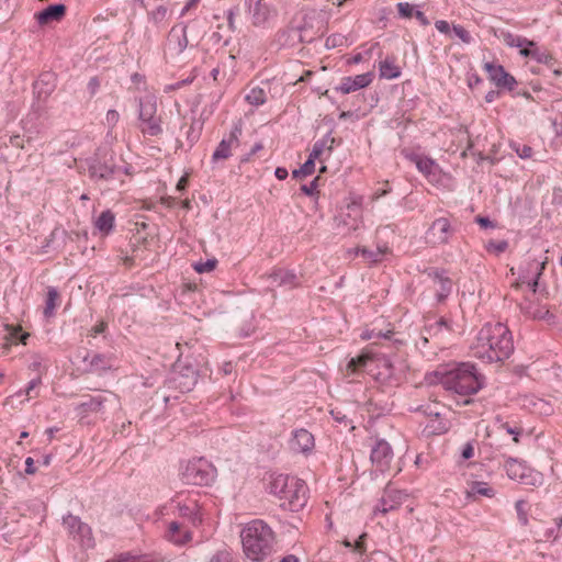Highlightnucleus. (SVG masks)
Listing matches in <instances>:
<instances>
[{
  "instance_id": "8fccbe9b",
  "label": "nucleus",
  "mask_w": 562,
  "mask_h": 562,
  "mask_svg": "<svg viewBox=\"0 0 562 562\" xmlns=\"http://www.w3.org/2000/svg\"><path fill=\"white\" fill-rule=\"evenodd\" d=\"M474 442H467L463 448L461 456L464 460H469L474 457Z\"/></svg>"
},
{
  "instance_id": "de8ad7c7",
  "label": "nucleus",
  "mask_w": 562,
  "mask_h": 562,
  "mask_svg": "<svg viewBox=\"0 0 562 562\" xmlns=\"http://www.w3.org/2000/svg\"><path fill=\"white\" fill-rule=\"evenodd\" d=\"M392 331L389 330L386 334H382L381 331H379L378 334H374V331H369V330H366L361 334V339L362 340H370V339H373L375 337H384V338H391L392 336Z\"/></svg>"
},
{
  "instance_id": "7c9ffc66",
  "label": "nucleus",
  "mask_w": 562,
  "mask_h": 562,
  "mask_svg": "<svg viewBox=\"0 0 562 562\" xmlns=\"http://www.w3.org/2000/svg\"><path fill=\"white\" fill-rule=\"evenodd\" d=\"M245 99L251 105H262L267 100L266 91L262 88L255 87L249 90Z\"/></svg>"
},
{
  "instance_id": "a211bd4d",
  "label": "nucleus",
  "mask_w": 562,
  "mask_h": 562,
  "mask_svg": "<svg viewBox=\"0 0 562 562\" xmlns=\"http://www.w3.org/2000/svg\"><path fill=\"white\" fill-rule=\"evenodd\" d=\"M166 538L169 541L176 544H184L191 540V530L186 521L172 519L170 521H166Z\"/></svg>"
},
{
  "instance_id": "603ef678",
  "label": "nucleus",
  "mask_w": 562,
  "mask_h": 562,
  "mask_svg": "<svg viewBox=\"0 0 562 562\" xmlns=\"http://www.w3.org/2000/svg\"><path fill=\"white\" fill-rule=\"evenodd\" d=\"M348 210L355 213L356 217H361V204L359 201L355 200L348 204Z\"/></svg>"
},
{
  "instance_id": "774afa93",
  "label": "nucleus",
  "mask_w": 562,
  "mask_h": 562,
  "mask_svg": "<svg viewBox=\"0 0 562 562\" xmlns=\"http://www.w3.org/2000/svg\"><path fill=\"white\" fill-rule=\"evenodd\" d=\"M280 562H299V559L294 555H288L283 558Z\"/></svg>"
},
{
  "instance_id": "58836bf2",
  "label": "nucleus",
  "mask_w": 562,
  "mask_h": 562,
  "mask_svg": "<svg viewBox=\"0 0 562 562\" xmlns=\"http://www.w3.org/2000/svg\"><path fill=\"white\" fill-rule=\"evenodd\" d=\"M397 11L402 18L409 19L414 15L415 10L412 4L408 2H400L397 3Z\"/></svg>"
},
{
  "instance_id": "72a5a7b5",
  "label": "nucleus",
  "mask_w": 562,
  "mask_h": 562,
  "mask_svg": "<svg viewBox=\"0 0 562 562\" xmlns=\"http://www.w3.org/2000/svg\"><path fill=\"white\" fill-rule=\"evenodd\" d=\"M515 508L517 512V518L521 526H527L529 522L528 513H529V504L528 502L520 499L515 504Z\"/></svg>"
},
{
  "instance_id": "a19ab883",
  "label": "nucleus",
  "mask_w": 562,
  "mask_h": 562,
  "mask_svg": "<svg viewBox=\"0 0 562 562\" xmlns=\"http://www.w3.org/2000/svg\"><path fill=\"white\" fill-rule=\"evenodd\" d=\"M453 32L463 43L468 44L472 40L470 33L461 25H454Z\"/></svg>"
},
{
  "instance_id": "423d86ee",
  "label": "nucleus",
  "mask_w": 562,
  "mask_h": 562,
  "mask_svg": "<svg viewBox=\"0 0 562 562\" xmlns=\"http://www.w3.org/2000/svg\"><path fill=\"white\" fill-rule=\"evenodd\" d=\"M215 476L216 469L204 458L190 460L180 470V477L187 484L209 485Z\"/></svg>"
},
{
  "instance_id": "13d9d810",
  "label": "nucleus",
  "mask_w": 562,
  "mask_h": 562,
  "mask_svg": "<svg viewBox=\"0 0 562 562\" xmlns=\"http://www.w3.org/2000/svg\"><path fill=\"white\" fill-rule=\"evenodd\" d=\"M385 184L387 186V184H389V182L386 181V182H385ZM389 192H390V188H387V187H386L385 189H382V190H376V191L372 194L371 199H372L373 201H376V200H379L380 198H382V196L386 195Z\"/></svg>"
},
{
  "instance_id": "dca6fc26",
  "label": "nucleus",
  "mask_w": 562,
  "mask_h": 562,
  "mask_svg": "<svg viewBox=\"0 0 562 562\" xmlns=\"http://www.w3.org/2000/svg\"><path fill=\"white\" fill-rule=\"evenodd\" d=\"M289 447L293 452L308 454L315 447V440L308 430L300 428L292 432Z\"/></svg>"
},
{
  "instance_id": "e2e57ef3",
  "label": "nucleus",
  "mask_w": 562,
  "mask_h": 562,
  "mask_svg": "<svg viewBox=\"0 0 562 562\" xmlns=\"http://www.w3.org/2000/svg\"><path fill=\"white\" fill-rule=\"evenodd\" d=\"M274 173L279 180H284L288 177V170L282 167H278Z\"/></svg>"
},
{
  "instance_id": "a18cd8bd",
  "label": "nucleus",
  "mask_w": 562,
  "mask_h": 562,
  "mask_svg": "<svg viewBox=\"0 0 562 562\" xmlns=\"http://www.w3.org/2000/svg\"><path fill=\"white\" fill-rule=\"evenodd\" d=\"M210 562H232L231 553L226 550L218 551L216 554H214Z\"/></svg>"
},
{
  "instance_id": "79ce46f5",
  "label": "nucleus",
  "mask_w": 562,
  "mask_h": 562,
  "mask_svg": "<svg viewBox=\"0 0 562 562\" xmlns=\"http://www.w3.org/2000/svg\"><path fill=\"white\" fill-rule=\"evenodd\" d=\"M155 105L154 104H143L140 106L139 119L140 121H146L148 117H155Z\"/></svg>"
},
{
  "instance_id": "4468645a",
  "label": "nucleus",
  "mask_w": 562,
  "mask_h": 562,
  "mask_svg": "<svg viewBox=\"0 0 562 562\" xmlns=\"http://www.w3.org/2000/svg\"><path fill=\"white\" fill-rule=\"evenodd\" d=\"M437 404H435L434 407L427 405L424 409V413L429 418L426 429L430 435L446 434L451 427V423L441 416L442 414L437 409Z\"/></svg>"
},
{
  "instance_id": "412c9836",
  "label": "nucleus",
  "mask_w": 562,
  "mask_h": 562,
  "mask_svg": "<svg viewBox=\"0 0 562 562\" xmlns=\"http://www.w3.org/2000/svg\"><path fill=\"white\" fill-rule=\"evenodd\" d=\"M380 77L392 80L401 76L402 69L396 63L395 57H386L379 64Z\"/></svg>"
},
{
  "instance_id": "c85d7f7f",
  "label": "nucleus",
  "mask_w": 562,
  "mask_h": 562,
  "mask_svg": "<svg viewBox=\"0 0 562 562\" xmlns=\"http://www.w3.org/2000/svg\"><path fill=\"white\" fill-rule=\"evenodd\" d=\"M29 336V333H23L20 326L8 327L7 341L10 345H16L18 342L25 345Z\"/></svg>"
},
{
  "instance_id": "393cba45",
  "label": "nucleus",
  "mask_w": 562,
  "mask_h": 562,
  "mask_svg": "<svg viewBox=\"0 0 562 562\" xmlns=\"http://www.w3.org/2000/svg\"><path fill=\"white\" fill-rule=\"evenodd\" d=\"M496 36L509 47H520L524 45L536 46L535 42L529 41L526 37L515 35L508 31H499V33L496 34Z\"/></svg>"
},
{
  "instance_id": "2eb2a0df",
  "label": "nucleus",
  "mask_w": 562,
  "mask_h": 562,
  "mask_svg": "<svg viewBox=\"0 0 562 562\" xmlns=\"http://www.w3.org/2000/svg\"><path fill=\"white\" fill-rule=\"evenodd\" d=\"M239 135L240 128L235 127L227 137L223 138L212 155V161L216 164L228 159L239 145Z\"/></svg>"
},
{
  "instance_id": "cd10ccee",
  "label": "nucleus",
  "mask_w": 562,
  "mask_h": 562,
  "mask_svg": "<svg viewBox=\"0 0 562 562\" xmlns=\"http://www.w3.org/2000/svg\"><path fill=\"white\" fill-rule=\"evenodd\" d=\"M59 304L60 295L58 291L54 288H49L47 291L46 305L44 308L45 316L50 317Z\"/></svg>"
},
{
  "instance_id": "f8f14e48",
  "label": "nucleus",
  "mask_w": 562,
  "mask_h": 562,
  "mask_svg": "<svg viewBox=\"0 0 562 562\" xmlns=\"http://www.w3.org/2000/svg\"><path fill=\"white\" fill-rule=\"evenodd\" d=\"M374 79L372 71L360 74L357 76H348L340 79L339 85L335 88L336 91L342 94H349L369 87Z\"/></svg>"
},
{
  "instance_id": "6e6d98bb",
  "label": "nucleus",
  "mask_w": 562,
  "mask_h": 562,
  "mask_svg": "<svg viewBox=\"0 0 562 562\" xmlns=\"http://www.w3.org/2000/svg\"><path fill=\"white\" fill-rule=\"evenodd\" d=\"M106 324L104 322H100L91 329V335L95 337L99 334H102L105 330Z\"/></svg>"
},
{
  "instance_id": "69168bd1",
  "label": "nucleus",
  "mask_w": 562,
  "mask_h": 562,
  "mask_svg": "<svg viewBox=\"0 0 562 562\" xmlns=\"http://www.w3.org/2000/svg\"><path fill=\"white\" fill-rule=\"evenodd\" d=\"M363 59L362 55L361 54H357L355 56H352L351 58L348 59V64L350 65H353V64H359L361 63Z\"/></svg>"
},
{
  "instance_id": "0e129e2a",
  "label": "nucleus",
  "mask_w": 562,
  "mask_h": 562,
  "mask_svg": "<svg viewBox=\"0 0 562 562\" xmlns=\"http://www.w3.org/2000/svg\"><path fill=\"white\" fill-rule=\"evenodd\" d=\"M40 384V381L38 380H32L30 383H29V386L26 389V395L29 397H32L31 393L32 391Z\"/></svg>"
},
{
  "instance_id": "37998d69",
  "label": "nucleus",
  "mask_w": 562,
  "mask_h": 562,
  "mask_svg": "<svg viewBox=\"0 0 562 562\" xmlns=\"http://www.w3.org/2000/svg\"><path fill=\"white\" fill-rule=\"evenodd\" d=\"M514 148L516 154L522 159H527L532 156V148L528 145H517Z\"/></svg>"
},
{
  "instance_id": "0eeeda50",
  "label": "nucleus",
  "mask_w": 562,
  "mask_h": 562,
  "mask_svg": "<svg viewBox=\"0 0 562 562\" xmlns=\"http://www.w3.org/2000/svg\"><path fill=\"white\" fill-rule=\"evenodd\" d=\"M505 470L510 480L517 481L527 486H538L543 482V476L540 472L516 459H508L505 462Z\"/></svg>"
},
{
  "instance_id": "4c0bfd02",
  "label": "nucleus",
  "mask_w": 562,
  "mask_h": 562,
  "mask_svg": "<svg viewBox=\"0 0 562 562\" xmlns=\"http://www.w3.org/2000/svg\"><path fill=\"white\" fill-rule=\"evenodd\" d=\"M501 428L506 431V434L513 436V441L515 443L519 442V436L522 432L521 427L518 426H512L508 423H504L501 425Z\"/></svg>"
},
{
  "instance_id": "ddd939ff",
  "label": "nucleus",
  "mask_w": 562,
  "mask_h": 562,
  "mask_svg": "<svg viewBox=\"0 0 562 562\" xmlns=\"http://www.w3.org/2000/svg\"><path fill=\"white\" fill-rule=\"evenodd\" d=\"M188 46V37L184 27H172L168 34L165 55L171 58L179 56Z\"/></svg>"
},
{
  "instance_id": "3c124183",
  "label": "nucleus",
  "mask_w": 562,
  "mask_h": 562,
  "mask_svg": "<svg viewBox=\"0 0 562 562\" xmlns=\"http://www.w3.org/2000/svg\"><path fill=\"white\" fill-rule=\"evenodd\" d=\"M366 538L367 533H362L361 536H359L358 540L353 544V550L359 552L360 554L366 552Z\"/></svg>"
},
{
  "instance_id": "09e8293b",
  "label": "nucleus",
  "mask_w": 562,
  "mask_h": 562,
  "mask_svg": "<svg viewBox=\"0 0 562 562\" xmlns=\"http://www.w3.org/2000/svg\"><path fill=\"white\" fill-rule=\"evenodd\" d=\"M358 252H360L366 259H368L369 261H372V262L379 261L380 257L382 255L381 251H378L376 254H374L366 248L359 249Z\"/></svg>"
},
{
  "instance_id": "5701e85b",
  "label": "nucleus",
  "mask_w": 562,
  "mask_h": 562,
  "mask_svg": "<svg viewBox=\"0 0 562 562\" xmlns=\"http://www.w3.org/2000/svg\"><path fill=\"white\" fill-rule=\"evenodd\" d=\"M522 310L527 315L535 319H543L549 315V308L546 304L527 299L522 305Z\"/></svg>"
},
{
  "instance_id": "bf43d9fd",
  "label": "nucleus",
  "mask_w": 562,
  "mask_h": 562,
  "mask_svg": "<svg viewBox=\"0 0 562 562\" xmlns=\"http://www.w3.org/2000/svg\"><path fill=\"white\" fill-rule=\"evenodd\" d=\"M476 223L484 228L495 227V225L487 217L479 216L476 217Z\"/></svg>"
},
{
  "instance_id": "6e6552de",
  "label": "nucleus",
  "mask_w": 562,
  "mask_h": 562,
  "mask_svg": "<svg viewBox=\"0 0 562 562\" xmlns=\"http://www.w3.org/2000/svg\"><path fill=\"white\" fill-rule=\"evenodd\" d=\"M453 234L450 221L447 217L436 218L427 229L425 239L431 246L445 245Z\"/></svg>"
},
{
  "instance_id": "ea45409f",
  "label": "nucleus",
  "mask_w": 562,
  "mask_h": 562,
  "mask_svg": "<svg viewBox=\"0 0 562 562\" xmlns=\"http://www.w3.org/2000/svg\"><path fill=\"white\" fill-rule=\"evenodd\" d=\"M216 263H217V261L215 259L207 260L205 262H200V263L195 265L194 269L199 273L211 272L215 269Z\"/></svg>"
},
{
  "instance_id": "1a4fd4ad",
  "label": "nucleus",
  "mask_w": 562,
  "mask_h": 562,
  "mask_svg": "<svg viewBox=\"0 0 562 562\" xmlns=\"http://www.w3.org/2000/svg\"><path fill=\"white\" fill-rule=\"evenodd\" d=\"M483 70L487 74L490 81L499 89L512 91L517 86L516 79L499 64L484 61Z\"/></svg>"
},
{
  "instance_id": "4be33fe9",
  "label": "nucleus",
  "mask_w": 562,
  "mask_h": 562,
  "mask_svg": "<svg viewBox=\"0 0 562 562\" xmlns=\"http://www.w3.org/2000/svg\"><path fill=\"white\" fill-rule=\"evenodd\" d=\"M251 7V3L255 2V7L252 9V24L256 26L263 25L270 16L269 7L262 2V0H246Z\"/></svg>"
},
{
  "instance_id": "473e14b6",
  "label": "nucleus",
  "mask_w": 562,
  "mask_h": 562,
  "mask_svg": "<svg viewBox=\"0 0 562 562\" xmlns=\"http://www.w3.org/2000/svg\"><path fill=\"white\" fill-rule=\"evenodd\" d=\"M434 282L438 286V291H440V299L445 297L452 289L451 280L447 277H443L442 274L436 273Z\"/></svg>"
},
{
  "instance_id": "f257e3e1",
  "label": "nucleus",
  "mask_w": 562,
  "mask_h": 562,
  "mask_svg": "<svg viewBox=\"0 0 562 562\" xmlns=\"http://www.w3.org/2000/svg\"><path fill=\"white\" fill-rule=\"evenodd\" d=\"M471 351L474 357L487 362L504 361L514 351V341L507 325L488 322L477 331Z\"/></svg>"
},
{
  "instance_id": "bb28decb",
  "label": "nucleus",
  "mask_w": 562,
  "mask_h": 562,
  "mask_svg": "<svg viewBox=\"0 0 562 562\" xmlns=\"http://www.w3.org/2000/svg\"><path fill=\"white\" fill-rule=\"evenodd\" d=\"M372 359L371 355L362 352L356 358H351L346 367L347 375L356 374L367 366V363Z\"/></svg>"
},
{
  "instance_id": "c03bdc74",
  "label": "nucleus",
  "mask_w": 562,
  "mask_h": 562,
  "mask_svg": "<svg viewBox=\"0 0 562 562\" xmlns=\"http://www.w3.org/2000/svg\"><path fill=\"white\" fill-rule=\"evenodd\" d=\"M318 182H319V177H316L310 184L302 186L301 190L306 195H311L312 196V195H314L317 192Z\"/></svg>"
},
{
  "instance_id": "2f4dec72",
  "label": "nucleus",
  "mask_w": 562,
  "mask_h": 562,
  "mask_svg": "<svg viewBox=\"0 0 562 562\" xmlns=\"http://www.w3.org/2000/svg\"><path fill=\"white\" fill-rule=\"evenodd\" d=\"M142 131L144 134L156 136L161 133L160 121L156 117H148L146 121H142Z\"/></svg>"
},
{
  "instance_id": "9b49d317",
  "label": "nucleus",
  "mask_w": 562,
  "mask_h": 562,
  "mask_svg": "<svg viewBox=\"0 0 562 562\" xmlns=\"http://www.w3.org/2000/svg\"><path fill=\"white\" fill-rule=\"evenodd\" d=\"M412 160L415 162L418 171L424 175L428 182L437 186L442 183L446 175L434 159L416 155L412 158Z\"/></svg>"
},
{
  "instance_id": "20e7f679",
  "label": "nucleus",
  "mask_w": 562,
  "mask_h": 562,
  "mask_svg": "<svg viewBox=\"0 0 562 562\" xmlns=\"http://www.w3.org/2000/svg\"><path fill=\"white\" fill-rule=\"evenodd\" d=\"M440 375L442 386L461 396L473 395L482 386L475 367L469 362L458 363L450 370L440 372Z\"/></svg>"
},
{
  "instance_id": "6ab92c4d",
  "label": "nucleus",
  "mask_w": 562,
  "mask_h": 562,
  "mask_svg": "<svg viewBox=\"0 0 562 562\" xmlns=\"http://www.w3.org/2000/svg\"><path fill=\"white\" fill-rule=\"evenodd\" d=\"M66 14L64 4H54L35 14V19L40 25H47L52 22L60 21Z\"/></svg>"
},
{
  "instance_id": "f03ea898",
  "label": "nucleus",
  "mask_w": 562,
  "mask_h": 562,
  "mask_svg": "<svg viewBox=\"0 0 562 562\" xmlns=\"http://www.w3.org/2000/svg\"><path fill=\"white\" fill-rule=\"evenodd\" d=\"M268 490L280 499L282 507L293 512L303 508L307 501L305 483L286 474H271Z\"/></svg>"
},
{
  "instance_id": "c756f323",
  "label": "nucleus",
  "mask_w": 562,
  "mask_h": 562,
  "mask_svg": "<svg viewBox=\"0 0 562 562\" xmlns=\"http://www.w3.org/2000/svg\"><path fill=\"white\" fill-rule=\"evenodd\" d=\"M518 48H519V54L521 56L531 57L539 63H547V60L550 58L549 55L539 52L536 46L524 45Z\"/></svg>"
},
{
  "instance_id": "e433bc0d",
  "label": "nucleus",
  "mask_w": 562,
  "mask_h": 562,
  "mask_svg": "<svg viewBox=\"0 0 562 562\" xmlns=\"http://www.w3.org/2000/svg\"><path fill=\"white\" fill-rule=\"evenodd\" d=\"M274 280H280V284L296 285V277L288 271L279 270L273 273Z\"/></svg>"
},
{
  "instance_id": "aec40b11",
  "label": "nucleus",
  "mask_w": 562,
  "mask_h": 562,
  "mask_svg": "<svg viewBox=\"0 0 562 562\" xmlns=\"http://www.w3.org/2000/svg\"><path fill=\"white\" fill-rule=\"evenodd\" d=\"M464 493L467 498L472 501H476L481 496L492 498L496 494L492 486L480 481L468 482Z\"/></svg>"
},
{
  "instance_id": "680f3d73",
  "label": "nucleus",
  "mask_w": 562,
  "mask_h": 562,
  "mask_svg": "<svg viewBox=\"0 0 562 562\" xmlns=\"http://www.w3.org/2000/svg\"><path fill=\"white\" fill-rule=\"evenodd\" d=\"M414 16L423 24L428 25L429 21L422 11H415Z\"/></svg>"
},
{
  "instance_id": "4d7b16f0",
  "label": "nucleus",
  "mask_w": 562,
  "mask_h": 562,
  "mask_svg": "<svg viewBox=\"0 0 562 562\" xmlns=\"http://www.w3.org/2000/svg\"><path fill=\"white\" fill-rule=\"evenodd\" d=\"M553 125L555 127L557 133L562 135V112L557 114V116L553 120Z\"/></svg>"
},
{
  "instance_id": "9d476101",
  "label": "nucleus",
  "mask_w": 562,
  "mask_h": 562,
  "mask_svg": "<svg viewBox=\"0 0 562 562\" xmlns=\"http://www.w3.org/2000/svg\"><path fill=\"white\" fill-rule=\"evenodd\" d=\"M370 460L372 465L379 472H385L390 469L393 460V450L384 439L376 440L372 446Z\"/></svg>"
},
{
  "instance_id": "338daca9",
  "label": "nucleus",
  "mask_w": 562,
  "mask_h": 562,
  "mask_svg": "<svg viewBox=\"0 0 562 562\" xmlns=\"http://www.w3.org/2000/svg\"><path fill=\"white\" fill-rule=\"evenodd\" d=\"M199 2H200V0H188L187 4L184 7V10L186 11L190 10L191 8L195 7Z\"/></svg>"
},
{
  "instance_id": "39448f33",
  "label": "nucleus",
  "mask_w": 562,
  "mask_h": 562,
  "mask_svg": "<svg viewBox=\"0 0 562 562\" xmlns=\"http://www.w3.org/2000/svg\"><path fill=\"white\" fill-rule=\"evenodd\" d=\"M162 516H175L180 521L195 526L201 521L200 507L192 496L179 494L161 508Z\"/></svg>"
},
{
  "instance_id": "7ed1b4c3",
  "label": "nucleus",
  "mask_w": 562,
  "mask_h": 562,
  "mask_svg": "<svg viewBox=\"0 0 562 562\" xmlns=\"http://www.w3.org/2000/svg\"><path fill=\"white\" fill-rule=\"evenodd\" d=\"M241 543L246 557L260 562L271 552L272 531L262 520H252L243 529Z\"/></svg>"
},
{
  "instance_id": "c9c22d12",
  "label": "nucleus",
  "mask_w": 562,
  "mask_h": 562,
  "mask_svg": "<svg viewBox=\"0 0 562 562\" xmlns=\"http://www.w3.org/2000/svg\"><path fill=\"white\" fill-rule=\"evenodd\" d=\"M103 405V397L102 396H95L89 398L87 402L81 403L80 407L83 409V412H99L101 411Z\"/></svg>"
},
{
  "instance_id": "864d4df0",
  "label": "nucleus",
  "mask_w": 562,
  "mask_h": 562,
  "mask_svg": "<svg viewBox=\"0 0 562 562\" xmlns=\"http://www.w3.org/2000/svg\"><path fill=\"white\" fill-rule=\"evenodd\" d=\"M435 26L440 33L448 34L450 32V25L447 21L439 20L435 23Z\"/></svg>"
},
{
  "instance_id": "f3484780",
  "label": "nucleus",
  "mask_w": 562,
  "mask_h": 562,
  "mask_svg": "<svg viewBox=\"0 0 562 562\" xmlns=\"http://www.w3.org/2000/svg\"><path fill=\"white\" fill-rule=\"evenodd\" d=\"M64 525L74 539L78 540L82 546H91V529L88 525L81 522L78 517L67 516L64 518Z\"/></svg>"
},
{
  "instance_id": "49530a36",
  "label": "nucleus",
  "mask_w": 562,
  "mask_h": 562,
  "mask_svg": "<svg viewBox=\"0 0 562 562\" xmlns=\"http://www.w3.org/2000/svg\"><path fill=\"white\" fill-rule=\"evenodd\" d=\"M120 120V114L116 110H109L105 115L106 124L114 127Z\"/></svg>"
},
{
  "instance_id": "f704fd0d",
  "label": "nucleus",
  "mask_w": 562,
  "mask_h": 562,
  "mask_svg": "<svg viewBox=\"0 0 562 562\" xmlns=\"http://www.w3.org/2000/svg\"><path fill=\"white\" fill-rule=\"evenodd\" d=\"M507 248L508 243L506 240L491 239L485 244L486 251L495 256L503 254Z\"/></svg>"
},
{
  "instance_id": "5fc2aeb1",
  "label": "nucleus",
  "mask_w": 562,
  "mask_h": 562,
  "mask_svg": "<svg viewBox=\"0 0 562 562\" xmlns=\"http://www.w3.org/2000/svg\"><path fill=\"white\" fill-rule=\"evenodd\" d=\"M36 472V468L34 467V460L33 458L29 457L25 460V473L26 474H34Z\"/></svg>"
},
{
  "instance_id": "b1692460",
  "label": "nucleus",
  "mask_w": 562,
  "mask_h": 562,
  "mask_svg": "<svg viewBox=\"0 0 562 562\" xmlns=\"http://www.w3.org/2000/svg\"><path fill=\"white\" fill-rule=\"evenodd\" d=\"M323 153V148L318 145H315L308 159L305 161V164L301 167L300 170H295L293 172L294 177H307L312 175L315 170V160L321 157Z\"/></svg>"
},
{
  "instance_id": "a878e982",
  "label": "nucleus",
  "mask_w": 562,
  "mask_h": 562,
  "mask_svg": "<svg viewBox=\"0 0 562 562\" xmlns=\"http://www.w3.org/2000/svg\"><path fill=\"white\" fill-rule=\"evenodd\" d=\"M115 216L106 210L103 211L95 221V228L103 235L106 236L111 233L114 227Z\"/></svg>"
},
{
  "instance_id": "052dcab7",
  "label": "nucleus",
  "mask_w": 562,
  "mask_h": 562,
  "mask_svg": "<svg viewBox=\"0 0 562 562\" xmlns=\"http://www.w3.org/2000/svg\"><path fill=\"white\" fill-rule=\"evenodd\" d=\"M188 183H189V176L188 175L182 176L177 183V190H179V191L184 190L187 188Z\"/></svg>"
}]
</instances>
